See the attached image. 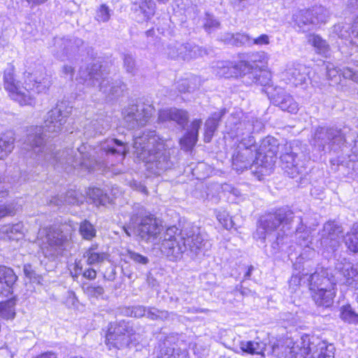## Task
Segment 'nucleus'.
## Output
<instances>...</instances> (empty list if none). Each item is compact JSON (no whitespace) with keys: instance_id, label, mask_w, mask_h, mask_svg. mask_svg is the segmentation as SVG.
Masks as SVG:
<instances>
[{"instance_id":"9","label":"nucleus","mask_w":358,"mask_h":358,"mask_svg":"<svg viewBox=\"0 0 358 358\" xmlns=\"http://www.w3.org/2000/svg\"><path fill=\"white\" fill-rule=\"evenodd\" d=\"M38 239L41 240L38 244L44 256L54 260L62 254L68 243V238L57 228H44L38 231Z\"/></svg>"},{"instance_id":"28","label":"nucleus","mask_w":358,"mask_h":358,"mask_svg":"<svg viewBox=\"0 0 358 358\" xmlns=\"http://www.w3.org/2000/svg\"><path fill=\"white\" fill-rule=\"evenodd\" d=\"M273 103L278 106L282 110L291 113H295L298 110V104L292 96L281 92L273 98Z\"/></svg>"},{"instance_id":"5","label":"nucleus","mask_w":358,"mask_h":358,"mask_svg":"<svg viewBox=\"0 0 358 358\" xmlns=\"http://www.w3.org/2000/svg\"><path fill=\"white\" fill-rule=\"evenodd\" d=\"M52 85V80L42 66L24 73V86L21 87L14 77V68L8 66L3 74V85L10 97L20 105H32L34 99L31 92L46 93Z\"/></svg>"},{"instance_id":"8","label":"nucleus","mask_w":358,"mask_h":358,"mask_svg":"<svg viewBox=\"0 0 358 358\" xmlns=\"http://www.w3.org/2000/svg\"><path fill=\"white\" fill-rule=\"evenodd\" d=\"M281 346L287 352L299 358H306L310 354L320 352V355L325 354L327 350L326 343L320 337H282Z\"/></svg>"},{"instance_id":"14","label":"nucleus","mask_w":358,"mask_h":358,"mask_svg":"<svg viewBox=\"0 0 358 358\" xmlns=\"http://www.w3.org/2000/svg\"><path fill=\"white\" fill-rule=\"evenodd\" d=\"M329 11L322 6H314L307 10H301L295 15L298 27L305 31L306 26H314L325 23L329 18Z\"/></svg>"},{"instance_id":"19","label":"nucleus","mask_w":358,"mask_h":358,"mask_svg":"<svg viewBox=\"0 0 358 358\" xmlns=\"http://www.w3.org/2000/svg\"><path fill=\"white\" fill-rule=\"evenodd\" d=\"M83 44V40L77 37L56 38L55 39V46L57 49V54L61 58L62 56L69 57L76 54Z\"/></svg>"},{"instance_id":"44","label":"nucleus","mask_w":358,"mask_h":358,"mask_svg":"<svg viewBox=\"0 0 358 358\" xmlns=\"http://www.w3.org/2000/svg\"><path fill=\"white\" fill-rule=\"evenodd\" d=\"M302 224V222L299 224ZM295 233L299 244L301 246L309 247V243H310V241L309 240L310 232L303 227V224H301V227H297L296 228Z\"/></svg>"},{"instance_id":"56","label":"nucleus","mask_w":358,"mask_h":358,"mask_svg":"<svg viewBox=\"0 0 358 358\" xmlns=\"http://www.w3.org/2000/svg\"><path fill=\"white\" fill-rule=\"evenodd\" d=\"M341 75L345 78L350 79L358 83V71H353L351 69L346 67L341 70Z\"/></svg>"},{"instance_id":"49","label":"nucleus","mask_w":358,"mask_h":358,"mask_svg":"<svg viewBox=\"0 0 358 358\" xmlns=\"http://www.w3.org/2000/svg\"><path fill=\"white\" fill-rule=\"evenodd\" d=\"M197 141L198 138H196L195 135L193 136L192 134L187 131L184 136L180 138V143L184 149L189 150L195 145Z\"/></svg>"},{"instance_id":"17","label":"nucleus","mask_w":358,"mask_h":358,"mask_svg":"<svg viewBox=\"0 0 358 358\" xmlns=\"http://www.w3.org/2000/svg\"><path fill=\"white\" fill-rule=\"evenodd\" d=\"M167 55L172 59H190L197 56L199 47L191 43H180L178 42L167 46Z\"/></svg>"},{"instance_id":"12","label":"nucleus","mask_w":358,"mask_h":358,"mask_svg":"<svg viewBox=\"0 0 358 358\" xmlns=\"http://www.w3.org/2000/svg\"><path fill=\"white\" fill-rule=\"evenodd\" d=\"M154 110L153 107L145 103L128 106L124 111V122L129 129L143 127L148 122Z\"/></svg>"},{"instance_id":"33","label":"nucleus","mask_w":358,"mask_h":358,"mask_svg":"<svg viewBox=\"0 0 358 358\" xmlns=\"http://www.w3.org/2000/svg\"><path fill=\"white\" fill-rule=\"evenodd\" d=\"M23 229L22 222L8 224L1 228V232L10 240H19L23 236Z\"/></svg>"},{"instance_id":"4","label":"nucleus","mask_w":358,"mask_h":358,"mask_svg":"<svg viewBox=\"0 0 358 358\" xmlns=\"http://www.w3.org/2000/svg\"><path fill=\"white\" fill-rule=\"evenodd\" d=\"M133 148L135 158L145 164L146 169L155 175L171 169L176 163L174 150L165 147L155 131H144L134 135Z\"/></svg>"},{"instance_id":"3","label":"nucleus","mask_w":358,"mask_h":358,"mask_svg":"<svg viewBox=\"0 0 358 358\" xmlns=\"http://www.w3.org/2000/svg\"><path fill=\"white\" fill-rule=\"evenodd\" d=\"M263 128L262 122L255 117L241 120L238 115H231L227 119V132L238 142L232 157V166L237 172L251 169L254 151H256V141L252 134L259 132Z\"/></svg>"},{"instance_id":"58","label":"nucleus","mask_w":358,"mask_h":358,"mask_svg":"<svg viewBox=\"0 0 358 358\" xmlns=\"http://www.w3.org/2000/svg\"><path fill=\"white\" fill-rule=\"evenodd\" d=\"M202 124V120L201 119H195L191 123L190 128L187 131V132L192 134V135H195L196 138L199 136V130L201 128Z\"/></svg>"},{"instance_id":"21","label":"nucleus","mask_w":358,"mask_h":358,"mask_svg":"<svg viewBox=\"0 0 358 358\" xmlns=\"http://www.w3.org/2000/svg\"><path fill=\"white\" fill-rule=\"evenodd\" d=\"M336 286L310 291L311 297L317 308H328L334 304L336 295Z\"/></svg>"},{"instance_id":"23","label":"nucleus","mask_w":358,"mask_h":358,"mask_svg":"<svg viewBox=\"0 0 358 358\" xmlns=\"http://www.w3.org/2000/svg\"><path fill=\"white\" fill-rule=\"evenodd\" d=\"M254 155L251 169L254 168L252 171L261 173L262 175L266 174L274 165V156L268 155L261 150L257 151V149L256 151H254Z\"/></svg>"},{"instance_id":"18","label":"nucleus","mask_w":358,"mask_h":358,"mask_svg":"<svg viewBox=\"0 0 358 358\" xmlns=\"http://www.w3.org/2000/svg\"><path fill=\"white\" fill-rule=\"evenodd\" d=\"M250 67L245 62L233 64L229 62L217 63L216 73L220 77L230 78L245 76Z\"/></svg>"},{"instance_id":"45","label":"nucleus","mask_w":358,"mask_h":358,"mask_svg":"<svg viewBox=\"0 0 358 358\" xmlns=\"http://www.w3.org/2000/svg\"><path fill=\"white\" fill-rule=\"evenodd\" d=\"M260 57L258 53L250 52L243 55V57H241L242 59L239 62H245L250 67V71L247 72L246 75L251 73L254 76L252 71L257 69V65L255 63L259 60Z\"/></svg>"},{"instance_id":"40","label":"nucleus","mask_w":358,"mask_h":358,"mask_svg":"<svg viewBox=\"0 0 358 358\" xmlns=\"http://www.w3.org/2000/svg\"><path fill=\"white\" fill-rule=\"evenodd\" d=\"M202 24L203 28L208 34L215 31L220 27V21L209 13H205V16L202 19Z\"/></svg>"},{"instance_id":"50","label":"nucleus","mask_w":358,"mask_h":358,"mask_svg":"<svg viewBox=\"0 0 358 358\" xmlns=\"http://www.w3.org/2000/svg\"><path fill=\"white\" fill-rule=\"evenodd\" d=\"M124 68L129 73L134 75L136 72V62L131 54H124L123 57Z\"/></svg>"},{"instance_id":"24","label":"nucleus","mask_w":358,"mask_h":358,"mask_svg":"<svg viewBox=\"0 0 358 358\" xmlns=\"http://www.w3.org/2000/svg\"><path fill=\"white\" fill-rule=\"evenodd\" d=\"M336 270L345 278V284L358 289V262L355 264L348 262H339L336 266Z\"/></svg>"},{"instance_id":"36","label":"nucleus","mask_w":358,"mask_h":358,"mask_svg":"<svg viewBox=\"0 0 358 358\" xmlns=\"http://www.w3.org/2000/svg\"><path fill=\"white\" fill-rule=\"evenodd\" d=\"M308 42L321 55L327 56L329 52V45L325 40L319 35L312 34L308 36Z\"/></svg>"},{"instance_id":"57","label":"nucleus","mask_w":358,"mask_h":358,"mask_svg":"<svg viewBox=\"0 0 358 358\" xmlns=\"http://www.w3.org/2000/svg\"><path fill=\"white\" fill-rule=\"evenodd\" d=\"M341 69L338 68H330L329 66L327 67V76L330 80H334L335 82H337L341 77Z\"/></svg>"},{"instance_id":"13","label":"nucleus","mask_w":358,"mask_h":358,"mask_svg":"<svg viewBox=\"0 0 358 358\" xmlns=\"http://www.w3.org/2000/svg\"><path fill=\"white\" fill-rule=\"evenodd\" d=\"M343 228L334 221L324 223L320 231V245L328 253H334L341 245V235Z\"/></svg>"},{"instance_id":"55","label":"nucleus","mask_w":358,"mask_h":358,"mask_svg":"<svg viewBox=\"0 0 358 358\" xmlns=\"http://www.w3.org/2000/svg\"><path fill=\"white\" fill-rule=\"evenodd\" d=\"M349 26L343 24H337L334 27V32L338 35L339 38H347L350 36Z\"/></svg>"},{"instance_id":"26","label":"nucleus","mask_w":358,"mask_h":358,"mask_svg":"<svg viewBox=\"0 0 358 358\" xmlns=\"http://www.w3.org/2000/svg\"><path fill=\"white\" fill-rule=\"evenodd\" d=\"M310 291L314 289H324L336 286L334 280L329 277L326 270L322 269L311 274L308 278Z\"/></svg>"},{"instance_id":"42","label":"nucleus","mask_w":358,"mask_h":358,"mask_svg":"<svg viewBox=\"0 0 358 358\" xmlns=\"http://www.w3.org/2000/svg\"><path fill=\"white\" fill-rule=\"evenodd\" d=\"M79 233L83 239L91 241L96 236V230L89 221L85 220L80 224Z\"/></svg>"},{"instance_id":"38","label":"nucleus","mask_w":358,"mask_h":358,"mask_svg":"<svg viewBox=\"0 0 358 358\" xmlns=\"http://www.w3.org/2000/svg\"><path fill=\"white\" fill-rule=\"evenodd\" d=\"M89 195L96 205L106 206L112 201L110 196L100 188L90 189Z\"/></svg>"},{"instance_id":"46","label":"nucleus","mask_w":358,"mask_h":358,"mask_svg":"<svg viewBox=\"0 0 358 358\" xmlns=\"http://www.w3.org/2000/svg\"><path fill=\"white\" fill-rule=\"evenodd\" d=\"M198 78L192 77L190 79H185L178 82L177 88L180 92H189L194 91L196 87V83Z\"/></svg>"},{"instance_id":"10","label":"nucleus","mask_w":358,"mask_h":358,"mask_svg":"<svg viewBox=\"0 0 358 358\" xmlns=\"http://www.w3.org/2000/svg\"><path fill=\"white\" fill-rule=\"evenodd\" d=\"M304 155L301 151L296 141L281 145L280 160L282 169L290 178L297 177L306 169L303 158Z\"/></svg>"},{"instance_id":"63","label":"nucleus","mask_w":358,"mask_h":358,"mask_svg":"<svg viewBox=\"0 0 358 358\" xmlns=\"http://www.w3.org/2000/svg\"><path fill=\"white\" fill-rule=\"evenodd\" d=\"M147 309L143 306H136L132 308L131 315L135 317H141L146 315Z\"/></svg>"},{"instance_id":"29","label":"nucleus","mask_w":358,"mask_h":358,"mask_svg":"<svg viewBox=\"0 0 358 358\" xmlns=\"http://www.w3.org/2000/svg\"><path fill=\"white\" fill-rule=\"evenodd\" d=\"M83 197L81 195L75 190H69L66 192L65 195L55 196L50 200V204L56 206H60L63 204L69 205H79L83 203Z\"/></svg>"},{"instance_id":"7","label":"nucleus","mask_w":358,"mask_h":358,"mask_svg":"<svg viewBox=\"0 0 358 358\" xmlns=\"http://www.w3.org/2000/svg\"><path fill=\"white\" fill-rule=\"evenodd\" d=\"M99 62L80 66L78 80L87 87L99 88L107 101H113L123 95L126 85L122 80H109L103 73Z\"/></svg>"},{"instance_id":"39","label":"nucleus","mask_w":358,"mask_h":358,"mask_svg":"<svg viewBox=\"0 0 358 358\" xmlns=\"http://www.w3.org/2000/svg\"><path fill=\"white\" fill-rule=\"evenodd\" d=\"M15 299H10L6 301L0 303V317L9 320L14 318Z\"/></svg>"},{"instance_id":"61","label":"nucleus","mask_w":358,"mask_h":358,"mask_svg":"<svg viewBox=\"0 0 358 358\" xmlns=\"http://www.w3.org/2000/svg\"><path fill=\"white\" fill-rule=\"evenodd\" d=\"M14 213L15 210L12 206L0 205V219L7 215H13Z\"/></svg>"},{"instance_id":"47","label":"nucleus","mask_w":358,"mask_h":358,"mask_svg":"<svg viewBox=\"0 0 358 358\" xmlns=\"http://www.w3.org/2000/svg\"><path fill=\"white\" fill-rule=\"evenodd\" d=\"M112 10L106 4H101L97 9L96 13V19L99 22H107L109 20Z\"/></svg>"},{"instance_id":"52","label":"nucleus","mask_w":358,"mask_h":358,"mask_svg":"<svg viewBox=\"0 0 358 358\" xmlns=\"http://www.w3.org/2000/svg\"><path fill=\"white\" fill-rule=\"evenodd\" d=\"M271 76L269 72L261 71L259 75L254 76L253 82L262 86H269L271 83Z\"/></svg>"},{"instance_id":"15","label":"nucleus","mask_w":358,"mask_h":358,"mask_svg":"<svg viewBox=\"0 0 358 358\" xmlns=\"http://www.w3.org/2000/svg\"><path fill=\"white\" fill-rule=\"evenodd\" d=\"M169 338L164 337L159 341L151 358H189L187 350L177 348L176 343H173Z\"/></svg>"},{"instance_id":"27","label":"nucleus","mask_w":358,"mask_h":358,"mask_svg":"<svg viewBox=\"0 0 358 358\" xmlns=\"http://www.w3.org/2000/svg\"><path fill=\"white\" fill-rule=\"evenodd\" d=\"M226 109L223 108L219 111L215 112L209 117L205 122L204 141L209 143L215 131L217 130L219 123L222 117L226 113Z\"/></svg>"},{"instance_id":"6","label":"nucleus","mask_w":358,"mask_h":358,"mask_svg":"<svg viewBox=\"0 0 358 358\" xmlns=\"http://www.w3.org/2000/svg\"><path fill=\"white\" fill-rule=\"evenodd\" d=\"M301 222V217H295L292 210L279 209L261 217L254 237L264 241L267 236L274 233L275 242L273 244L283 245L285 240L288 238L292 224Z\"/></svg>"},{"instance_id":"41","label":"nucleus","mask_w":358,"mask_h":358,"mask_svg":"<svg viewBox=\"0 0 358 358\" xmlns=\"http://www.w3.org/2000/svg\"><path fill=\"white\" fill-rule=\"evenodd\" d=\"M84 293L90 298L103 299L105 293L104 289L101 285L94 284H84L83 286Z\"/></svg>"},{"instance_id":"62","label":"nucleus","mask_w":358,"mask_h":358,"mask_svg":"<svg viewBox=\"0 0 358 358\" xmlns=\"http://www.w3.org/2000/svg\"><path fill=\"white\" fill-rule=\"evenodd\" d=\"M230 5L236 11H243L246 8L245 0H228Z\"/></svg>"},{"instance_id":"32","label":"nucleus","mask_w":358,"mask_h":358,"mask_svg":"<svg viewBox=\"0 0 358 358\" xmlns=\"http://www.w3.org/2000/svg\"><path fill=\"white\" fill-rule=\"evenodd\" d=\"M14 134L12 131L0 134V159L10 154L14 148Z\"/></svg>"},{"instance_id":"60","label":"nucleus","mask_w":358,"mask_h":358,"mask_svg":"<svg viewBox=\"0 0 358 358\" xmlns=\"http://www.w3.org/2000/svg\"><path fill=\"white\" fill-rule=\"evenodd\" d=\"M269 37L266 34H262L257 38H252L251 40V46L253 45H268L269 43Z\"/></svg>"},{"instance_id":"30","label":"nucleus","mask_w":358,"mask_h":358,"mask_svg":"<svg viewBox=\"0 0 358 358\" xmlns=\"http://www.w3.org/2000/svg\"><path fill=\"white\" fill-rule=\"evenodd\" d=\"M134 332L129 322L110 323L106 336H134Z\"/></svg>"},{"instance_id":"37","label":"nucleus","mask_w":358,"mask_h":358,"mask_svg":"<svg viewBox=\"0 0 358 358\" xmlns=\"http://www.w3.org/2000/svg\"><path fill=\"white\" fill-rule=\"evenodd\" d=\"M240 348L242 351L249 354L261 355L265 349V344L257 341H241Z\"/></svg>"},{"instance_id":"22","label":"nucleus","mask_w":358,"mask_h":358,"mask_svg":"<svg viewBox=\"0 0 358 358\" xmlns=\"http://www.w3.org/2000/svg\"><path fill=\"white\" fill-rule=\"evenodd\" d=\"M17 278L11 268L0 266V296H8L11 294Z\"/></svg>"},{"instance_id":"64","label":"nucleus","mask_w":358,"mask_h":358,"mask_svg":"<svg viewBox=\"0 0 358 358\" xmlns=\"http://www.w3.org/2000/svg\"><path fill=\"white\" fill-rule=\"evenodd\" d=\"M235 39V34L224 33L220 36V40L225 44L234 45V40Z\"/></svg>"},{"instance_id":"34","label":"nucleus","mask_w":358,"mask_h":358,"mask_svg":"<svg viewBox=\"0 0 358 358\" xmlns=\"http://www.w3.org/2000/svg\"><path fill=\"white\" fill-rule=\"evenodd\" d=\"M259 150L275 156L278 151H281V145L274 137L267 136L263 139Z\"/></svg>"},{"instance_id":"11","label":"nucleus","mask_w":358,"mask_h":358,"mask_svg":"<svg viewBox=\"0 0 358 358\" xmlns=\"http://www.w3.org/2000/svg\"><path fill=\"white\" fill-rule=\"evenodd\" d=\"M345 141V136L341 129L320 127L315 131L314 144L323 150L326 148L329 150H336L341 148Z\"/></svg>"},{"instance_id":"25","label":"nucleus","mask_w":358,"mask_h":358,"mask_svg":"<svg viewBox=\"0 0 358 358\" xmlns=\"http://www.w3.org/2000/svg\"><path fill=\"white\" fill-rule=\"evenodd\" d=\"M309 74V69L302 64H292L285 71L287 79L295 86L306 83Z\"/></svg>"},{"instance_id":"48","label":"nucleus","mask_w":358,"mask_h":358,"mask_svg":"<svg viewBox=\"0 0 358 358\" xmlns=\"http://www.w3.org/2000/svg\"><path fill=\"white\" fill-rule=\"evenodd\" d=\"M146 316L151 320H166L169 314L166 310H160L155 308H150L147 310Z\"/></svg>"},{"instance_id":"2","label":"nucleus","mask_w":358,"mask_h":358,"mask_svg":"<svg viewBox=\"0 0 358 358\" xmlns=\"http://www.w3.org/2000/svg\"><path fill=\"white\" fill-rule=\"evenodd\" d=\"M130 213L129 221L123 229L131 237L136 235L153 245H159L162 253L170 261L182 259L185 252L192 256L205 255L211 247L210 242L201 234L200 229L188 226L179 229L176 226L168 227L165 231L157 218L139 203H135Z\"/></svg>"},{"instance_id":"51","label":"nucleus","mask_w":358,"mask_h":358,"mask_svg":"<svg viewBox=\"0 0 358 358\" xmlns=\"http://www.w3.org/2000/svg\"><path fill=\"white\" fill-rule=\"evenodd\" d=\"M24 273L25 276L34 283L39 284L41 282V277L38 275L36 271L33 269L30 264H25L24 266Z\"/></svg>"},{"instance_id":"43","label":"nucleus","mask_w":358,"mask_h":358,"mask_svg":"<svg viewBox=\"0 0 358 358\" xmlns=\"http://www.w3.org/2000/svg\"><path fill=\"white\" fill-rule=\"evenodd\" d=\"M340 317L343 320L349 323L358 324V314L352 310L350 305L341 307Z\"/></svg>"},{"instance_id":"59","label":"nucleus","mask_w":358,"mask_h":358,"mask_svg":"<svg viewBox=\"0 0 358 358\" xmlns=\"http://www.w3.org/2000/svg\"><path fill=\"white\" fill-rule=\"evenodd\" d=\"M120 337H105L104 343L109 350H111L112 348L120 349L122 345L118 344L117 340Z\"/></svg>"},{"instance_id":"35","label":"nucleus","mask_w":358,"mask_h":358,"mask_svg":"<svg viewBox=\"0 0 358 358\" xmlns=\"http://www.w3.org/2000/svg\"><path fill=\"white\" fill-rule=\"evenodd\" d=\"M346 247L353 252H358V224H354L351 230L343 236Z\"/></svg>"},{"instance_id":"54","label":"nucleus","mask_w":358,"mask_h":358,"mask_svg":"<svg viewBox=\"0 0 358 358\" xmlns=\"http://www.w3.org/2000/svg\"><path fill=\"white\" fill-rule=\"evenodd\" d=\"M252 38L246 34L236 33L235 34V39L234 40V45H248L251 46Z\"/></svg>"},{"instance_id":"20","label":"nucleus","mask_w":358,"mask_h":358,"mask_svg":"<svg viewBox=\"0 0 358 358\" xmlns=\"http://www.w3.org/2000/svg\"><path fill=\"white\" fill-rule=\"evenodd\" d=\"M189 115L187 111L178 109L176 108H171L162 110L159 112L158 120L160 122H176L182 128H185L187 123Z\"/></svg>"},{"instance_id":"16","label":"nucleus","mask_w":358,"mask_h":358,"mask_svg":"<svg viewBox=\"0 0 358 358\" xmlns=\"http://www.w3.org/2000/svg\"><path fill=\"white\" fill-rule=\"evenodd\" d=\"M156 9L154 0H131V10L139 22L150 20L155 15Z\"/></svg>"},{"instance_id":"1","label":"nucleus","mask_w":358,"mask_h":358,"mask_svg":"<svg viewBox=\"0 0 358 358\" xmlns=\"http://www.w3.org/2000/svg\"><path fill=\"white\" fill-rule=\"evenodd\" d=\"M71 108L60 103L45 115L41 127L31 129L26 143L33 150L38 160H44L54 166H61L66 171L80 169L88 172L99 169L106 170L122 162L129 151L127 143L116 138L107 139L96 148L83 144L76 150L67 148L54 152L45 144V138H50L48 133L58 134L66 122Z\"/></svg>"},{"instance_id":"53","label":"nucleus","mask_w":358,"mask_h":358,"mask_svg":"<svg viewBox=\"0 0 358 358\" xmlns=\"http://www.w3.org/2000/svg\"><path fill=\"white\" fill-rule=\"evenodd\" d=\"M128 257L136 264L146 265L149 263V259L136 252L129 250Z\"/></svg>"},{"instance_id":"31","label":"nucleus","mask_w":358,"mask_h":358,"mask_svg":"<svg viewBox=\"0 0 358 358\" xmlns=\"http://www.w3.org/2000/svg\"><path fill=\"white\" fill-rule=\"evenodd\" d=\"M87 258L88 265H94L103 262L107 257V255L99 250L98 244H92L83 255Z\"/></svg>"}]
</instances>
